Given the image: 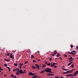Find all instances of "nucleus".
Listing matches in <instances>:
<instances>
[{"instance_id":"obj_1","label":"nucleus","mask_w":78,"mask_h":78,"mask_svg":"<svg viewBox=\"0 0 78 78\" xmlns=\"http://www.w3.org/2000/svg\"><path fill=\"white\" fill-rule=\"evenodd\" d=\"M44 70L46 72H48V73H52L53 72L51 71V69L48 68H47V69H45Z\"/></svg>"},{"instance_id":"obj_2","label":"nucleus","mask_w":78,"mask_h":78,"mask_svg":"<svg viewBox=\"0 0 78 78\" xmlns=\"http://www.w3.org/2000/svg\"><path fill=\"white\" fill-rule=\"evenodd\" d=\"M19 72L20 73V74H22V73H23V74L24 73L23 72L22 70H19Z\"/></svg>"},{"instance_id":"obj_3","label":"nucleus","mask_w":78,"mask_h":78,"mask_svg":"<svg viewBox=\"0 0 78 78\" xmlns=\"http://www.w3.org/2000/svg\"><path fill=\"white\" fill-rule=\"evenodd\" d=\"M78 70L76 71L75 72V73H74V75H75V76H76V75H77V74H78Z\"/></svg>"},{"instance_id":"obj_4","label":"nucleus","mask_w":78,"mask_h":78,"mask_svg":"<svg viewBox=\"0 0 78 78\" xmlns=\"http://www.w3.org/2000/svg\"><path fill=\"white\" fill-rule=\"evenodd\" d=\"M73 71H68L66 72V73H72L73 72Z\"/></svg>"},{"instance_id":"obj_5","label":"nucleus","mask_w":78,"mask_h":78,"mask_svg":"<svg viewBox=\"0 0 78 78\" xmlns=\"http://www.w3.org/2000/svg\"><path fill=\"white\" fill-rule=\"evenodd\" d=\"M47 75H50V76H53V75H55V74L51 73L48 74Z\"/></svg>"},{"instance_id":"obj_6","label":"nucleus","mask_w":78,"mask_h":78,"mask_svg":"<svg viewBox=\"0 0 78 78\" xmlns=\"http://www.w3.org/2000/svg\"><path fill=\"white\" fill-rule=\"evenodd\" d=\"M32 69H36V67L34 66H32Z\"/></svg>"},{"instance_id":"obj_7","label":"nucleus","mask_w":78,"mask_h":78,"mask_svg":"<svg viewBox=\"0 0 78 78\" xmlns=\"http://www.w3.org/2000/svg\"><path fill=\"white\" fill-rule=\"evenodd\" d=\"M10 58H12V59H14V57H12V54H11L10 56Z\"/></svg>"},{"instance_id":"obj_8","label":"nucleus","mask_w":78,"mask_h":78,"mask_svg":"<svg viewBox=\"0 0 78 78\" xmlns=\"http://www.w3.org/2000/svg\"><path fill=\"white\" fill-rule=\"evenodd\" d=\"M33 73L31 72H30L28 74L29 75H32Z\"/></svg>"},{"instance_id":"obj_9","label":"nucleus","mask_w":78,"mask_h":78,"mask_svg":"<svg viewBox=\"0 0 78 78\" xmlns=\"http://www.w3.org/2000/svg\"><path fill=\"white\" fill-rule=\"evenodd\" d=\"M35 66H36V68H37L39 66V65L38 64H35Z\"/></svg>"},{"instance_id":"obj_10","label":"nucleus","mask_w":78,"mask_h":78,"mask_svg":"<svg viewBox=\"0 0 78 78\" xmlns=\"http://www.w3.org/2000/svg\"><path fill=\"white\" fill-rule=\"evenodd\" d=\"M44 72H45V70H42L40 72V73H44Z\"/></svg>"},{"instance_id":"obj_11","label":"nucleus","mask_w":78,"mask_h":78,"mask_svg":"<svg viewBox=\"0 0 78 78\" xmlns=\"http://www.w3.org/2000/svg\"><path fill=\"white\" fill-rule=\"evenodd\" d=\"M7 68H8V69L9 70V72H10V71H11V68H10V67H7Z\"/></svg>"},{"instance_id":"obj_12","label":"nucleus","mask_w":78,"mask_h":78,"mask_svg":"<svg viewBox=\"0 0 78 78\" xmlns=\"http://www.w3.org/2000/svg\"><path fill=\"white\" fill-rule=\"evenodd\" d=\"M74 67V64L73 63L72 64L71 68H73Z\"/></svg>"},{"instance_id":"obj_13","label":"nucleus","mask_w":78,"mask_h":78,"mask_svg":"<svg viewBox=\"0 0 78 78\" xmlns=\"http://www.w3.org/2000/svg\"><path fill=\"white\" fill-rule=\"evenodd\" d=\"M33 58H34V56H33V55H31V59H33Z\"/></svg>"},{"instance_id":"obj_14","label":"nucleus","mask_w":78,"mask_h":78,"mask_svg":"<svg viewBox=\"0 0 78 78\" xmlns=\"http://www.w3.org/2000/svg\"><path fill=\"white\" fill-rule=\"evenodd\" d=\"M63 70H65V71H67V70H68L69 69H64V68H63L62 69Z\"/></svg>"},{"instance_id":"obj_15","label":"nucleus","mask_w":78,"mask_h":78,"mask_svg":"<svg viewBox=\"0 0 78 78\" xmlns=\"http://www.w3.org/2000/svg\"><path fill=\"white\" fill-rule=\"evenodd\" d=\"M5 61H10L9 60H8V59H7L6 58H5Z\"/></svg>"},{"instance_id":"obj_16","label":"nucleus","mask_w":78,"mask_h":78,"mask_svg":"<svg viewBox=\"0 0 78 78\" xmlns=\"http://www.w3.org/2000/svg\"><path fill=\"white\" fill-rule=\"evenodd\" d=\"M70 76H75V75H69Z\"/></svg>"},{"instance_id":"obj_17","label":"nucleus","mask_w":78,"mask_h":78,"mask_svg":"<svg viewBox=\"0 0 78 78\" xmlns=\"http://www.w3.org/2000/svg\"><path fill=\"white\" fill-rule=\"evenodd\" d=\"M68 53L70 55H72V53H73V52H68Z\"/></svg>"},{"instance_id":"obj_18","label":"nucleus","mask_w":78,"mask_h":78,"mask_svg":"<svg viewBox=\"0 0 78 78\" xmlns=\"http://www.w3.org/2000/svg\"><path fill=\"white\" fill-rule=\"evenodd\" d=\"M34 78H37V76H36V75L34 76Z\"/></svg>"},{"instance_id":"obj_19","label":"nucleus","mask_w":78,"mask_h":78,"mask_svg":"<svg viewBox=\"0 0 78 78\" xmlns=\"http://www.w3.org/2000/svg\"><path fill=\"white\" fill-rule=\"evenodd\" d=\"M60 54L59 53H58V55H57V57H59V56Z\"/></svg>"},{"instance_id":"obj_20","label":"nucleus","mask_w":78,"mask_h":78,"mask_svg":"<svg viewBox=\"0 0 78 78\" xmlns=\"http://www.w3.org/2000/svg\"><path fill=\"white\" fill-rule=\"evenodd\" d=\"M14 66H18V65L17 64V63H14Z\"/></svg>"},{"instance_id":"obj_21","label":"nucleus","mask_w":78,"mask_h":78,"mask_svg":"<svg viewBox=\"0 0 78 78\" xmlns=\"http://www.w3.org/2000/svg\"><path fill=\"white\" fill-rule=\"evenodd\" d=\"M16 75H20V74L19 73V72H17L16 73Z\"/></svg>"},{"instance_id":"obj_22","label":"nucleus","mask_w":78,"mask_h":78,"mask_svg":"<svg viewBox=\"0 0 78 78\" xmlns=\"http://www.w3.org/2000/svg\"><path fill=\"white\" fill-rule=\"evenodd\" d=\"M42 66L44 67H46V65L44 64Z\"/></svg>"},{"instance_id":"obj_23","label":"nucleus","mask_w":78,"mask_h":78,"mask_svg":"<svg viewBox=\"0 0 78 78\" xmlns=\"http://www.w3.org/2000/svg\"><path fill=\"white\" fill-rule=\"evenodd\" d=\"M66 76H70V74H67L66 75Z\"/></svg>"},{"instance_id":"obj_24","label":"nucleus","mask_w":78,"mask_h":78,"mask_svg":"<svg viewBox=\"0 0 78 78\" xmlns=\"http://www.w3.org/2000/svg\"><path fill=\"white\" fill-rule=\"evenodd\" d=\"M11 76V77H12V78H13V77H14V75H13L12 74V75H10Z\"/></svg>"},{"instance_id":"obj_25","label":"nucleus","mask_w":78,"mask_h":78,"mask_svg":"<svg viewBox=\"0 0 78 78\" xmlns=\"http://www.w3.org/2000/svg\"><path fill=\"white\" fill-rule=\"evenodd\" d=\"M71 52H73V53H75L76 52V51H71Z\"/></svg>"},{"instance_id":"obj_26","label":"nucleus","mask_w":78,"mask_h":78,"mask_svg":"<svg viewBox=\"0 0 78 78\" xmlns=\"http://www.w3.org/2000/svg\"><path fill=\"white\" fill-rule=\"evenodd\" d=\"M36 75V73H32V75L33 76H34V75Z\"/></svg>"},{"instance_id":"obj_27","label":"nucleus","mask_w":78,"mask_h":78,"mask_svg":"<svg viewBox=\"0 0 78 78\" xmlns=\"http://www.w3.org/2000/svg\"><path fill=\"white\" fill-rule=\"evenodd\" d=\"M72 55H76V53L73 52Z\"/></svg>"},{"instance_id":"obj_28","label":"nucleus","mask_w":78,"mask_h":78,"mask_svg":"<svg viewBox=\"0 0 78 78\" xmlns=\"http://www.w3.org/2000/svg\"><path fill=\"white\" fill-rule=\"evenodd\" d=\"M20 66H23V64L20 63Z\"/></svg>"},{"instance_id":"obj_29","label":"nucleus","mask_w":78,"mask_h":78,"mask_svg":"<svg viewBox=\"0 0 78 78\" xmlns=\"http://www.w3.org/2000/svg\"><path fill=\"white\" fill-rule=\"evenodd\" d=\"M7 64H4V66L5 67H6L7 66Z\"/></svg>"},{"instance_id":"obj_30","label":"nucleus","mask_w":78,"mask_h":78,"mask_svg":"<svg viewBox=\"0 0 78 78\" xmlns=\"http://www.w3.org/2000/svg\"><path fill=\"white\" fill-rule=\"evenodd\" d=\"M69 59L70 60H71V59H72V57H71L69 58Z\"/></svg>"},{"instance_id":"obj_31","label":"nucleus","mask_w":78,"mask_h":78,"mask_svg":"<svg viewBox=\"0 0 78 78\" xmlns=\"http://www.w3.org/2000/svg\"><path fill=\"white\" fill-rule=\"evenodd\" d=\"M47 66H50V63H48L47 64Z\"/></svg>"},{"instance_id":"obj_32","label":"nucleus","mask_w":78,"mask_h":78,"mask_svg":"<svg viewBox=\"0 0 78 78\" xmlns=\"http://www.w3.org/2000/svg\"><path fill=\"white\" fill-rule=\"evenodd\" d=\"M64 56L65 57H67V55H64Z\"/></svg>"},{"instance_id":"obj_33","label":"nucleus","mask_w":78,"mask_h":78,"mask_svg":"<svg viewBox=\"0 0 78 78\" xmlns=\"http://www.w3.org/2000/svg\"><path fill=\"white\" fill-rule=\"evenodd\" d=\"M16 70H17V71L18 72H19V68H17L16 69Z\"/></svg>"},{"instance_id":"obj_34","label":"nucleus","mask_w":78,"mask_h":78,"mask_svg":"<svg viewBox=\"0 0 78 78\" xmlns=\"http://www.w3.org/2000/svg\"><path fill=\"white\" fill-rule=\"evenodd\" d=\"M54 67L56 68V67H57V66H56V65H54Z\"/></svg>"},{"instance_id":"obj_35","label":"nucleus","mask_w":78,"mask_h":78,"mask_svg":"<svg viewBox=\"0 0 78 78\" xmlns=\"http://www.w3.org/2000/svg\"><path fill=\"white\" fill-rule=\"evenodd\" d=\"M51 59H52V58L51 57L49 59V61H51Z\"/></svg>"},{"instance_id":"obj_36","label":"nucleus","mask_w":78,"mask_h":78,"mask_svg":"<svg viewBox=\"0 0 78 78\" xmlns=\"http://www.w3.org/2000/svg\"><path fill=\"white\" fill-rule=\"evenodd\" d=\"M55 78H59V77L58 76H56L55 77Z\"/></svg>"},{"instance_id":"obj_37","label":"nucleus","mask_w":78,"mask_h":78,"mask_svg":"<svg viewBox=\"0 0 78 78\" xmlns=\"http://www.w3.org/2000/svg\"><path fill=\"white\" fill-rule=\"evenodd\" d=\"M27 63H28V62L26 61V62H25L24 64H27Z\"/></svg>"},{"instance_id":"obj_38","label":"nucleus","mask_w":78,"mask_h":78,"mask_svg":"<svg viewBox=\"0 0 78 78\" xmlns=\"http://www.w3.org/2000/svg\"><path fill=\"white\" fill-rule=\"evenodd\" d=\"M63 73V74H66V73H66V72H64Z\"/></svg>"},{"instance_id":"obj_39","label":"nucleus","mask_w":78,"mask_h":78,"mask_svg":"<svg viewBox=\"0 0 78 78\" xmlns=\"http://www.w3.org/2000/svg\"><path fill=\"white\" fill-rule=\"evenodd\" d=\"M51 67H54V65H53V64L52 65H51Z\"/></svg>"},{"instance_id":"obj_40","label":"nucleus","mask_w":78,"mask_h":78,"mask_svg":"<svg viewBox=\"0 0 78 78\" xmlns=\"http://www.w3.org/2000/svg\"><path fill=\"white\" fill-rule=\"evenodd\" d=\"M7 56H9V53H8L6 54Z\"/></svg>"},{"instance_id":"obj_41","label":"nucleus","mask_w":78,"mask_h":78,"mask_svg":"<svg viewBox=\"0 0 78 78\" xmlns=\"http://www.w3.org/2000/svg\"><path fill=\"white\" fill-rule=\"evenodd\" d=\"M37 60L38 61H41L40 59H37Z\"/></svg>"},{"instance_id":"obj_42","label":"nucleus","mask_w":78,"mask_h":78,"mask_svg":"<svg viewBox=\"0 0 78 78\" xmlns=\"http://www.w3.org/2000/svg\"><path fill=\"white\" fill-rule=\"evenodd\" d=\"M53 65L54 66V65H55L56 64V63H53Z\"/></svg>"},{"instance_id":"obj_43","label":"nucleus","mask_w":78,"mask_h":78,"mask_svg":"<svg viewBox=\"0 0 78 78\" xmlns=\"http://www.w3.org/2000/svg\"><path fill=\"white\" fill-rule=\"evenodd\" d=\"M0 70H3V69H2V68H1V67H0Z\"/></svg>"},{"instance_id":"obj_44","label":"nucleus","mask_w":78,"mask_h":78,"mask_svg":"<svg viewBox=\"0 0 78 78\" xmlns=\"http://www.w3.org/2000/svg\"><path fill=\"white\" fill-rule=\"evenodd\" d=\"M73 45H71V48H73Z\"/></svg>"},{"instance_id":"obj_45","label":"nucleus","mask_w":78,"mask_h":78,"mask_svg":"<svg viewBox=\"0 0 78 78\" xmlns=\"http://www.w3.org/2000/svg\"><path fill=\"white\" fill-rule=\"evenodd\" d=\"M16 69H13V72H15V71H16Z\"/></svg>"},{"instance_id":"obj_46","label":"nucleus","mask_w":78,"mask_h":78,"mask_svg":"<svg viewBox=\"0 0 78 78\" xmlns=\"http://www.w3.org/2000/svg\"><path fill=\"white\" fill-rule=\"evenodd\" d=\"M75 70V69H73L71 70L70 71H73V70Z\"/></svg>"},{"instance_id":"obj_47","label":"nucleus","mask_w":78,"mask_h":78,"mask_svg":"<svg viewBox=\"0 0 78 78\" xmlns=\"http://www.w3.org/2000/svg\"><path fill=\"white\" fill-rule=\"evenodd\" d=\"M73 61V60H69V62H71V61Z\"/></svg>"},{"instance_id":"obj_48","label":"nucleus","mask_w":78,"mask_h":78,"mask_svg":"<svg viewBox=\"0 0 78 78\" xmlns=\"http://www.w3.org/2000/svg\"><path fill=\"white\" fill-rule=\"evenodd\" d=\"M36 62V61L35 60H33V62Z\"/></svg>"},{"instance_id":"obj_49","label":"nucleus","mask_w":78,"mask_h":78,"mask_svg":"<svg viewBox=\"0 0 78 78\" xmlns=\"http://www.w3.org/2000/svg\"><path fill=\"white\" fill-rule=\"evenodd\" d=\"M60 59H61V60L62 59V58L61 57H60Z\"/></svg>"},{"instance_id":"obj_50","label":"nucleus","mask_w":78,"mask_h":78,"mask_svg":"<svg viewBox=\"0 0 78 78\" xmlns=\"http://www.w3.org/2000/svg\"><path fill=\"white\" fill-rule=\"evenodd\" d=\"M55 54H52V55H51V56H55Z\"/></svg>"},{"instance_id":"obj_51","label":"nucleus","mask_w":78,"mask_h":78,"mask_svg":"<svg viewBox=\"0 0 78 78\" xmlns=\"http://www.w3.org/2000/svg\"><path fill=\"white\" fill-rule=\"evenodd\" d=\"M56 53H57V52H55L54 53V54L55 55V54H56Z\"/></svg>"},{"instance_id":"obj_52","label":"nucleus","mask_w":78,"mask_h":78,"mask_svg":"<svg viewBox=\"0 0 78 78\" xmlns=\"http://www.w3.org/2000/svg\"><path fill=\"white\" fill-rule=\"evenodd\" d=\"M70 65L69 63V64L68 65V66H70Z\"/></svg>"},{"instance_id":"obj_53","label":"nucleus","mask_w":78,"mask_h":78,"mask_svg":"<svg viewBox=\"0 0 78 78\" xmlns=\"http://www.w3.org/2000/svg\"><path fill=\"white\" fill-rule=\"evenodd\" d=\"M39 67H40V66H38V67L37 68H38V69H40V68H39Z\"/></svg>"},{"instance_id":"obj_54","label":"nucleus","mask_w":78,"mask_h":78,"mask_svg":"<svg viewBox=\"0 0 78 78\" xmlns=\"http://www.w3.org/2000/svg\"><path fill=\"white\" fill-rule=\"evenodd\" d=\"M20 69H22V66H20Z\"/></svg>"},{"instance_id":"obj_55","label":"nucleus","mask_w":78,"mask_h":78,"mask_svg":"<svg viewBox=\"0 0 78 78\" xmlns=\"http://www.w3.org/2000/svg\"><path fill=\"white\" fill-rule=\"evenodd\" d=\"M24 73H26V72H24Z\"/></svg>"},{"instance_id":"obj_56","label":"nucleus","mask_w":78,"mask_h":78,"mask_svg":"<svg viewBox=\"0 0 78 78\" xmlns=\"http://www.w3.org/2000/svg\"><path fill=\"white\" fill-rule=\"evenodd\" d=\"M77 49L78 50V46H77Z\"/></svg>"},{"instance_id":"obj_57","label":"nucleus","mask_w":78,"mask_h":78,"mask_svg":"<svg viewBox=\"0 0 78 78\" xmlns=\"http://www.w3.org/2000/svg\"><path fill=\"white\" fill-rule=\"evenodd\" d=\"M14 78H17L16 77V76H15L14 77Z\"/></svg>"},{"instance_id":"obj_58","label":"nucleus","mask_w":78,"mask_h":78,"mask_svg":"<svg viewBox=\"0 0 78 78\" xmlns=\"http://www.w3.org/2000/svg\"><path fill=\"white\" fill-rule=\"evenodd\" d=\"M4 76H6V75H4Z\"/></svg>"},{"instance_id":"obj_59","label":"nucleus","mask_w":78,"mask_h":78,"mask_svg":"<svg viewBox=\"0 0 78 78\" xmlns=\"http://www.w3.org/2000/svg\"><path fill=\"white\" fill-rule=\"evenodd\" d=\"M69 64L70 65V64H72V63H71V62H70Z\"/></svg>"},{"instance_id":"obj_60","label":"nucleus","mask_w":78,"mask_h":78,"mask_svg":"<svg viewBox=\"0 0 78 78\" xmlns=\"http://www.w3.org/2000/svg\"><path fill=\"white\" fill-rule=\"evenodd\" d=\"M37 53H39V52L38 51H37Z\"/></svg>"},{"instance_id":"obj_61","label":"nucleus","mask_w":78,"mask_h":78,"mask_svg":"<svg viewBox=\"0 0 78 78\" xmlns=\"http://www.w3.org/2000/svg\"><path fill=\"white\" fill-rule=\"evenodd\" d=\"M73 62H71V64H72V63H73Z\"/></svg>"},{"instance_id":"obj_62","label":"nucleus","mask_w":78,"mask_h":78,"mask_svg":"<svg viewBox=\"0 0 78 78\" xmlns=\"http://www.w3.org/2000/svg\"><path fill=\"white\" fill-rule=\"evenodd\" d=\"M3 72L1 73V74H3Z\"/></svg>"},{"instance_id":"obj_63","label":"nucleus","mask_w":78,"mask_h":78,"mask_svg":"<svg viewBox=\"0 0 78 78\" xmlns=\"http://www.w3.org/2000/svg\"><path fill=\"white\" fill-rule=\"evenodd\" d=\"M55 64L56 65H57V63H55Z\"/></svg>"},{"instance_id":"obj_64","label":"nucleus","mask_w":78,"mask_h":78,"mask_svg":"<svg viewBox=\"0 0 78 78\" xmlns=\"http://www.w3.org/2000/svg\"><path fill=\"white\" fill-rule=\"evenodd\" d=\"M31 78H34V77H32Z\"/></svg>"}]
</instances>
